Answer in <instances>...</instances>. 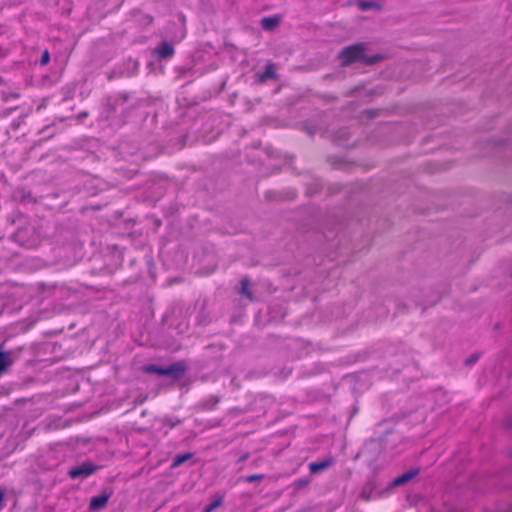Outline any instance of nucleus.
<instances>
[{"label": "nucleus", "mask_w": 512, "mask_h": 512, "mask_svg": "<svg viewBox=\"0 0 512 512\" xmlns=\"http://www.w3.org/2000/svg\"><path fill=\"white\" fill-rule=\"evenodd\" d=\"M365 49L366 46L362 43L344 48L339 55L342 65L348 66L356 61H362L367 64L379 61V56L366 57Z\"/></svg>", "instance_id": "obj_1"}, {"label": "nucleus", "mask_w": 512, "mask_h": 512, "mask_svg": "<svg viewBox=\"0 0 512 512\" xmlns=\"http://www.w3.org/2000/svg\"><path fill=\"white\" fill-rule=\"evenodd\" d=\"M143 370L147 373H155L161 376L169 375L175 379H178L184 374L185 367L180 363H175L168 367H161L158 365L150 364L144 366Z\"/></svg>", "instance_id": "obj_2"}, {"label": "nucleus", "mask_w": 512, "mask_h": 512, "mask_svg": "<svg viewBox=\"0 0 512 512\" xmlns=\"http://www.w3.org/2000/svg\"><path fill=\"white\" fill-rule=\"evenodd\" d=\"M98 469V466L94 465L91 462H84L76 467H73L69 471V476L72 479H77L80 477H88L95 473Z\"/></svg>", "instance_id": "obj_3"}, {"label": "nucleus", "mask_w": 512, "mask_h": 512, "mask_svg": "<svg viewBox=\"0 0 512 512\" xmlns=\"http://www.w3.org/2000/svg\"><path fill=\"white\" fill-rule=\"evenodd\" d=\"M334 462L335 461L332 457H327L321 461L310 463L309 470L312 474L320 473L330 468L334 464Z\"/></svg>", "instance_id": "obj_4"}, {"label": "nucleus", "mask_w": 512, "mask_h": 512, "mask_svg": "<svg viewBox=\"0 0 512 512\" xmlns=\"http://www.w3.org/2000/svg\"><path fill=\"white\" fill-rule=\"evenodd\" d=\"M174 48L168 42H162L158 47L155 48L154 53L159 59H167L174 55Z\"/></svg>", "instance_id": "obj_5"}, {"label": "nucleus", "mask_w": 512, "mask_h": 512, "mask_svg": "<svg viewBox=\"0 0 512 512\" xmlns=\"http://www.w3.org/2000/svg\"><path fill=\"white\" fill-rule=\"evenodd\" d=\"M110 496H111V494H106V493H102L100 495L94 496L91 499L90 504H89L90 510L95 511V510H100V509L104 508L107 505Z\"/></svg>", "instance_id": "obj_6"}, {"label": "nucleus", "mask_w": 512, "mask_h": 512, "mask_svg": "<svg viewBox=\"0 0 512 512\" xmlns=\"http://www.w3.org/2000/svg\"><path fill=\"white\" fill-rule=\"evenodd\" d=\"M277 74L275 70V65L273 63H269L266 65L265 70L258 74V82L264 83L269 79H276Z\"/></svg>", "instance_id": "obj_7"}, {"label": "nucleus", "mask_w": 512, "mask_h": 512, "mask_svg": "<svg viewBox=\"0 0 512 512\" xmlns=\"http://www.w3.org/2000/svg\"><path fill=\"white\" fill-rule=\"evenodd\" d=\"M419 473V470L418 469H412L398 477H396L392 484L393 486H401L407 482H409L410 480H412L416 475H418Z\"/></svg>", "instance_id": "obj_8"}, {"label": "nucleus", "mask_w": 512, "mask_h": 512, "mask_svg": "<svg viewBox=\"0 0 512 512\" xmlns=\"http://www.w3.org/2000/svg\"><path fill=\"white\" fill-rule=\"evenodd\" d=\"M280 20L278 17H264L261 20V27L264 30L270 31L276 28L279 24Z\"/></svg>", "instance_id": "obj_9"}, {"label": "nucleus", "mask_w": 512, "mask_h": 512, "mask_svg": "<svg viewBox=\"0 0 512 512\" xmlns=\"http://www.w3.org/2000/svg\"><path fill=\"white\" fill-rule=\"evenodd\" d=\"M13 363L10 352H0V375Z\"/></svg>", "instance_id": "obj_10"}, {"label": "nucleus", "mask_w": 512, "mask_h": 512, "mask_svg": "<svg viewBox=\"0 0 512 512\" xmlns=\"http://www.w3.org/2000/svg\"><path fill=\"white\" fill-rule=\"evenodd\" d=\"M223 504V497L218 496L216 499L213 500L212 503H210L208 506H206L203 510V512H213L217 508H219Z\"/></svg>", "instance_id": "obj_11"}, {"label": "nucleus", "mask_w": 512, "mask_h": 512, "mask_svg": "<svg viewBox=\"0 0 512 512\" xmlns=\"http://www.w3.org/2000/svg\"><path fill=\"white\" fill-rule=\"evenodd\" d=\"M190 458H192V454H190V453L177 455L174 458L173 466L178 467V466L182 465L183 463H185Z\"/></svg>", "instance_id": "obj_12"}, {"label": "nucleus", "mask_w": 512, "mask_h": 512, "mask_svg": "<svg viewBox=\"0 0 512 512\" xmlns=\"http://www.w3.org/2000/svg\"><path fill=\"white\" fill-rule=\"evenodd\" d=\"M249 286H250V283H249L248 279L241 280V293L243 295H245L247 298H249L250 300H252V295L249 290Z\"/></svg>", "instance_id": "obj_13"}, {"label": "nucleus", "mask_w": 512, "mask_h": 512, "mask_svg": "<svg viewBox=\"0 0 512 512\" xmlns=\"http://www.w3.org/2000/svg\"><path fill=\"white\" fill-rule=\"evenodd\" d=\"M376 4L372 1H360L358 3V7L360 8V10L362 11H367L373 7H375Z\"/></svg>", "instance_id": "obj_14"}, {"label": "nucleus", "mask_w": 512, "mask_h": 512, "mask_svg": "<svg viewBox=\"0 0 512 512\" xmlns=\"http://www.w3.org/2000/svg\"><path fill=\"white\" fill-rule=\"evenodd\" d=\"M263 478H264L263 474H253V475L247 476L245 478V481L248 483H252V482H256V481H261Z\"/></svg>", "instance_id": "obj_15"}, {"label": "nucleus", "mask_w": 512, "mask_h": 512, "mask_svg": "<svg viewBox=\"0 0 512 512\" xmlns=\"http://www.w3.org/2000/svg\"><path fill=\"white\" fill-rule=\"evenodd\" d=\"M49 61H50V54H49L48 50H45L41 57V64L47 65L49 63Z\"/></svg>", "instance_id": "obj_16"}, {"label": "nucleus", "mask_w": 512, "mask_h": 512, "mask_svg": "<svg viewBox=\"0 0 512 512\" xmlns=\"http://www.w3.org/2000/svg\"><path fill=\"white\" fill-rule=\"evenodd\" d=\"M478 360H479V355L474 354V355L470 356L468 359H466V364L471 366L474 363H476Z\"/></svg>", "instance_id": "obj_17"}, {"label": "nucleus", "mask_w": 512, "mask_h": 512, "mask_svg": "<svg viewBox=\"0 0 512 512\" xmlns=\"http://www.w3.org/2000/svg\"><path fill=\"white\" fill-rule=\"evenodd\" d=\"M3 498H4V493L0 490V508L2 507Z\"/></svg>", "instance_id": "obj_18"}]
</instances>
